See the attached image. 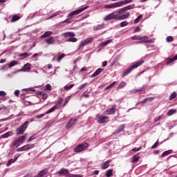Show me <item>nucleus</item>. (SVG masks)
Here are the masks:
<instances>
[{"instance_id": "nucleus-13", "label": "nucleus", "mask_w": 177, "mask_h": 177, "mask_svg": "<svg viewBox=\"0 0 177 177\" xmlns=\"http://www.w3.org/2000/svg\"><path fill=\"white\" fill-rule=\"evenodd\" d=\"M28 70H31V64H26L24 65V67L21 69H19L18 71H28Z\"/></svg>"}, {"instance_id": "nucleus-35", "label": "nucleus", "mask_w": 177, "mask_h": 177, "mask_svg": "<svg viewBox=\"0 0 177 177\" xmlns=\"http://www.w3.org/2000/svg\"><path fill=\"white\" fill-rule=\"evenodd\" d=\"M138 160H139V156L134 155L133 157V163L138 162Z\"/></svg>"}, {"instance_id": "nucleus-46", "label": "nucleus", "mask_w": 177, "mask_h": 177, "mask_svg": "<svg viewBox=\"0 0 177 177\" xmlns=\"http://www.w3.org/2000/svg\"><path fill=\"white\" fill-rule=\"evenodd\" d=\"M46 88L47 89V91H51L52 90V86H50V84H48L46 86Z\"/></svg>"}, {"instance_id": "nucleus-37", "label": "nucleus", "mask_w": 177, "mask_h": 177, "mask_svg": "<svg viewBox=\"0 0 177 177\" xmlns=\"http://www.w3.org/2000/svg\"><path fill=\"white\" fill-rule=\"evenodd\" d=\"M12 162H15L14 159H12V158L10 159L7 163V167H10V165H12Z\"/></svg>"}, {"instance_id": "nucleus-62", "label": "nucleus", "mask_w": 177, "mask_h": 177, "mask_svg": "<svg viewBox=\"0 0 177 177\" xmlns=\"http://www.w3.org/2000/svg\"><path fill=\"white\" fill-rule=\"evenodd\" d=\"M93 174H94V175H98V174H99L98 170H95V171H93Z\"/></svg>"}, {"instance_id": "nucleus-47", "label": "nucleus", "mask_w": 177, "mask_h": 177, "mask_svg": "<svg viewBox=\"0 0 177 177\" xmlns=\"http://www.w3.org/2000/svg\"><path fill=\"white\" fill-rule=\"evenodd\" d=\"M86 85H88V83L83 84L80 86L78 87V89L81 90L83 88H85V86H86Z\"/></svg>"}, {"instance_id": "nucleus-31", "label": "nucleus", "mask_w": 177, "mask_h": 177, "mask_svg": "<svg viewBox=\"0 0 177 177\" xmlns=\"http://www.w3.org/2000/svg\"><path fill=\"white\" fill-rule=\"evenodd\" d=\"M125 85H127V83L125 82H121L118 87V89H121V88H124Z\"/></svg>"}, {"instance_id": "nucleus-53", "label": "nucleus", "mask_w": 177, "mask_h": 177, "mask_svg": "<svg viewBox=\"0 0 177 177\" xmlns=\"http://www.w3.org/2000/svg\"><path fill=\"white\" fill-rule=\"evenodd\" d=\"M45 115V114H41V115H37L36 116V118H37L38 120L39 119V118H42V117H44Z\"/></svg>"}, {"instance_id": "nucleus-59", "label": "nucleus", "mask_w": 177, "mask_h": 177, "mask_svg": "<svg viewBox=\"0 0 177 177\" xmlns=\"http://www.w3.org/2000/svg\"><path fill=\"white\" fill-rule=\"evenodd\" d=\"M139 31H140V28L139 27H136L135 32H139Z\"/></svg>"}, {"instance_id": "nucleus-6", "label": "nucleus", "mask_w": 177, "mask_h": 177, "mask_svg": "<svg viewBox=\"0 0 177 177\" xmlns=\"http://www.w3.org/2000/svg\"><path fill=\"white\" fill-rule=\"evenodd\" d=\"M24 140H26V136H20L15 142H13V146H16L17 147H19L20 145H23L24 143Z\"/></svg>"}, {"instance_id": "nucleus-49", "label": "nucleus", "mask_w": 177, "mask_h": 177, "mask_svg": "<svg viewBox=\"0 0 177 177\" xmlns=\"http://www.w3.org/2000/svg\"><path fill=\"white\" fill-rule=\"evenodd\" d=\"M148 39H149V37H147V36H143V37H141V38L140 39H141L142 41H149V40H147Z\"/></svg>"}, {"instance_id": "nucleus-41", "label": "nucleus", "mask_w": 177, "mask_h": 177, "mask_svg": "<svg viewBox=\"0 0 177 177\" xmlns=\"http://www.w3.org/2000/svg\"><path fill=\"white\" fill-rule=\"evenodd\" d=\"M64 56H66L64 53H62L61 55H59L57 58V62L59 63V62L62 60V59H63V57H64Z\"/></svg>"}, {"instance_id": "nucleus-22", "label": "nucleus", "mask_w": 177, "mask_h": 177, "mask_svg": "<svg viewBox=\"0 0 177 177\" xmlns=\"http://www.w3.org/2000/svg\"><path fill=\"white\" fill-rule=\"evenodd\" d=\"M124 128H125V124H122L120 126L115 133H120V132H122Z\"/></svg>"}, {"instance_id": "nucleus-16", "label": "nucleus", "mask_w": 177, "mask_h": 177, "mask_svg": "<svg viewBox=\"0 0 177 177\" xmlns=\"http://www.w3.org/2000/svg\"><path fill=\"white\" fill-rule=\"evenodd\" d=\"M104 28V24H101L98 25H95L93 26V30L97 31V30H102Z\"/></svg>"}, {"instance_id": "nucleus-33", "label": "nucleus", "mask_w": 177, "mask_h": 177, "mask_svg": "<svg viewBox=\"0 0 177 177\" xmlns=\"http://www.w3.org/2000/svg\"><path fill=\"white\" fill-rule=\"evenodd\" d=\"M142 42H145L146 44H151V42H153V40L149 39L148 41H136V44H142Z\"/></svg>"}, {"instance_id": "nucleus-24", "label": "nucleus", "mask_w": 177, "mask_h": 177, "mask_svg": "<svg viewBox=\"0 0 177 177\" xmlns=\"http://www.w3.org/2000/svg\"><path fill=\"white\" fill-rule=\"evenodd\" d=\"M57 107L55 106H53L51 109H50L48 111H47L45 114H50V113H53L55 109H57Z\"/></svg>"}, {"instance_id": "nucleus-8", "label": "nucleus", "mask_w": 177, "mask_h": 177, "mask_svg": "<svg viewBox=\"0 0 177 177\" xmlns=\"http://www.w3.org/2000/svg\"><path fill=\"white\" fill-rule=\"evenodd\" d=\"M97 121L100 124H104V122H109V118L102 115H97Z\"/></svg>"}, {"instance_id": "nucleus-34", "label": "nucleus", "mask_w": 177, "mask_h": 177, "mask_svg": "<svg viewBox=\"0 0 177 177\" xmlns=\"http://www.w3.org/2000/svg\"><path fill=\"white\" fill-rule=\"evenodd\" d=\"M17 64V61H12L9 63L8 67H13L14 66H16Z\"/></svg>"}, {"instance_id": "nucleus-57", "label": "nucleus", "mask_w": 177, "mask_h": 177, "mask_svg": "<svg viewBox=\"0 0 177 177\" xmlns=\"http://www.w3.org/2000/svg\"><path fill=\"white\" fill-rule=\"evenodd\" d=\"M47 97H48V94H46V93L43 94L42 98H43L44 100H46Z\"/></svg>"}, {"instance_id": "nucleus-54", "label": "nucleus", "mask_w": 177, "mask_h": 177, "mask_svg": "<svg viewBox=\"0 0 177 177\" xmlns=\"http://www.w3.org/2000/svg\"><path fill=\"white\" fill-rule=\"evenodd\" d=\"M19 94H20V91L16 90V91H15V96H19Z\"/></svg>"}, {"instance_id": "nucleus-63", "label": "nucleus", "mask_w": 177, "mask_h": 177, "mask_svg": "<svg viewBox=\"0 0 177 177\" xmlns=\"http://www.w3.org/2000/svg\"><path fill=\"white\" fill-rule=\"evenodd\" d=\"M72 176H73V177H81V175H80V174H75V175H72Z\"/></svg>"}, {"instance_id": "nucleus-39", "label": "nucleus", "mask_w": 177, "mask_h": 177, "mask_svg": "<svg viewBox=\"0 0 177 177\" xmlns=\"http://www.w3.org/2000/svg\"><path fill=\"white\" fill-rule=\"evenodd\" d=\"M115 84H117V82H112L110 85H109L106 89H110V88H113V86H114V85H115Z\"/></svg>"}, {"instance_id": "nucleus-25", "label": "nucleus", "mask_w": 177, "mask_h": 177, "mask_svg": "<svg viewBox=\"0 0 177 177\" xmlns=\"http://www.w3.org/2000/svg\"><path fill=\"white\" fill-rule=\"evenodd\" d=\"M106 177L113 176V169H109V170L106 172Z\"/></svg>"}, {"instance_id": "nucleus-61", "label": "nucleus", "mask_w": 177, "mask_h": 177, "mask_svg": "<svg viewBox=\"0 0 177 177\" xmlns=\"http://www.w3.org/2000/svg\"><path fill=\"white\" fill-rule=\"evenodd\" d=\"M24 91H31V92H34V91L35 90L31 88H25Z\"/></svg>"}, {"instance_id": "nucleus-4", "label": "nucleus", "mask_w": 177, "mask_h": 177, "mask_svg": "<svg viewBox=\"0 0 177 177\" xmlns=\"http://www.w3.org/2000/svg\"><path fill=\"white\" fill-rule=\"evenodd\" d=\"M88 8H89V6H87L83 7V8H82L80 9L74 10V11L71 12L68 15V17L69 19H73V17H74V16H76V15H80V13H82V12H84V10H86V9H88Z\"/></svg>"}, {"instance_id": "nucleus-32", "label": "nucleus", "mask_w": 177, "mask_h": 177, "mask_svg": "<svg viewBox=\"0 0 177 177\" xmlns=\"http://www.w3.org/2000/svg\"><path fill=\"white\" fill-rule=\"evenodd\" d=\"M52 34V32L47 31L44 35H41V38H45V37H49Z\"/></svg>"}, {"instance_id": "nucleus-2", "label": "nucleus", "mask_w": 177, "mask_h": 177, "mask_svg": "<svg viewBox=\"0 0 177 177\" xmlns=\"http://www.w3.org/2000/svg\"><path fill=\"white\" fill-rule=\"evenodd\" d=\"M143 63H145V61L143 60H140L139 62H136L134 64L130 66L126 71H124L122 73V77H127L128 74L131 73V71H132L133 68H138V67H139V66H141V64H143Z\"/></svg>"}, {"instance_id": "nucleus-21", "label": "nucleus", "mask_w": 177, "mask_h": 177, "mask_svg": "<svg viewBox=\"0 0 177 177\" xmlns=\"http://www.w3.org/2000/svg\"><path fill=\"white\" fill-rule=\"evenodd\" d=\"M113 40L111 39H109L106 41H102L100 44V46H107V45H109V44H111V41Z\"/></svg>"}, {"instance_id": "nucleus-56", "label": "nucleus", "mask_w": 177, "mask_h": 177, "mask_svg": "<svg viewBox=\"0 0 177 177\" xmlns=\"http://www.w3.org/2000/svg\"><path fill=\"white\" fill-rule=\"evenodd\" d=\"M19 156H20V154L19 155H15V157H14V160L15 162L17 161V159L19 158Z\"/></svg>"}, {"instance_id": "nucleus-18", "label": "nucleus", "mask_w": 177, "mask_h": 177, "mask_svg": "<svg viewBox=\"0 0 177 177\" xmlns=\"http://www.w3.org/2000/svg\"><path fill=\"white\" fill-rule=\"evenodd\" d=\"M133 0H124L119 1V6L121 8L123 5H128V3H131V2H133Z\"/></svg>"}, {"instance_id": "nucleus-26", "label": "nucleus", "mask_w": 177, "mask_h": 177, "mask_svg": "<svg viewBox=\"0 0 177 177\" xmlns=\"http://www.w3.org/2000/svg\"><path fill=\"white\" fill-rule=\"evenodd\" d=\"M142 17H143V15H140L135 20H134V23H136V24H137V23H139L140 21V20H142Z\"/></svg>"}, {"instance_id": "nucleus-45", "label": "nucleus", "mask_w": 177, "mask_h": 177, "mask_svg": "<svg viewBox=\"0 0 177 177\" xmlns=\"http://www.w3.org/2000/svg\"><path fill=\"white\" fill-rule=\"evenodd\" d=\"M19 56H20L21 57H27V56H28V53H24L20 54Z\"/></svg>"}, {"instance_id": "nucleus-20", "label": "nucleus", "mask_w": 177, "mask_h": 177, "mask_svg": "<svg viewBox=\"0 0 177 177\" xmlns=\"http://www.w3.org/2000/svg\"><path fill=\"white\" fill-rule=\"evenodd\" d=\"M102 71H103V68H98L95 73L91 75V78H94V77L99 75V73H102Z\"/></svg>"}, {"instance_id": "nucleus-58", "label": "nucleus", "mask_w": 177, "mask_h": 177, "mask_svg": "<svg viewBox=\"0 0 177 177\" xmlns=\"http://www.w3.org/2000/svg\"><path fill=\"white\" fill-rule=\"evenodd\" d=\"M107 66V61H104L102 62V67H106Z\"/></svg>"}, {"instance_id": "nucleus-36", "label": "nucleus", "mask_w": 177, "mask_h": 177, "mask_svg": "<svg viewBox=\"0 0 177 177\" xmlns=\"http://www.w3.org/2000/svg\"><path fill=\"white\" fill-rule=\"evenodd\" d=\"M77 39L75 37H71L68 39V42H77Z\"/></svg>"}, {"instance_id": "nucleus-38", "label": "nucleus", "mask_w": 177, "mask_h": 177, "mask_svg": "<svg viewBox=\"0 0 177 177\" xmlns=\"http://www.w3.org/2000/svg\"><path fill=\"white\" fill-rule=\"evenodd\" d=\"M73 86H74V84H71L69 86H65L64 89H66V91H70V89H71Z\"/></svg>"}, {"instance_id": "nucleus-17", "label": "nucleus", "mask_w": 177, "mask_h": 177, "mask_svg": "<svg viewBox=\"0 0 177 177\" xmlns=\"http://www.w3.org/2000/svg\"><path fill=\"white\" fill-rule=\"evenodd\" d=\"M109 162H111V160H108L105 162H104L102 165V169H107L109 167H110Z\"/></svg>"}, {"instance_id": "nucleus-50", "label": "nucleus", "mask_w": 177, "mask_h": 177, "mask_svg": "<svg viewBox=\"0 0 177 177\" xmlns=\"http://www.w3.org/2000/svg\"><path fill=\"white\" fill-rule=\"evenodd\" d=\"M35 139V136H31L28 139V142H32V140H34Z\"/></svg>"}, {"instance_id": "nucleus-12", "label": "nucleus", "mask_w": 177, "mask_h": 177, "mask_svg": "<svg viewBox=\"0 0 177 177\" xmlns=\"http://www.w3.org/2000/svg\"><path fill=\"white\" fill-rule=\"evenodd\" d=\"M92 41H93V38L86 39L80 43V48H82V46H85V45H88V44H91Z\"/></svg>"}, {"instance_id": "nucleus-9", "label": "nucleus", "mask_w": 177, "mask_h": 177, "mask_svg": "<svg viewBox=\"0 0 177 177\" xmlns=\"http://www.w3.org/2000/svg\"><path fill=\"white\" fill-rule=\"evenodd\" d=\"M34 147V144H28L19 147L17 149V151H26V150H30Z\"/></svg>"}, {"instance_id": "nucleus-52", "label": "nucleus", "mask_w": 177, "mask_h": 177, "mask_svg": "<svg viewBox=\"0 0 177 177\" xmlns=\"http://www.w3.org/2000/svg\"><path fill=\"white\" fill-rule=\"evenodd\" d=\"M0 96H6V93L5 91H0Z\"/></svg>"}, {"instance_id": "nucleus-10", "label": "nucleus", "mask_w": 177, "mask_h": 177, "mask_svg": "<svg viewBox=\"0 0 177 177\" xmlns=\"http://www.w3.org/2000/svg\"><path fill=\"white\" fill-rule=\"evenodd\" d=\"M77 122H78V120H77V118L71 119L66 124L67 129H70V128H71V127H73V125H75V124H77Z\"/></svg>"}, {"instance_id": "nucleus-44", "label": "nucleus", "mask_w": 177, "mask_h": 177, "mask_svg": "<svg viewBox=\"0 0 177 177\" xmlns=\"http://www.w3.org/2000/svg\"><path fill=\"white\" fill-rule=\"evenodd\" d=\"M142 150V147H140L138 148H133L131 149L132 151H140Z\"/></svg>"}, {"instance_id": "nucleus-43", "label": "nucleus", "mask_w": 177, "mask_h": 177, "mask_svg": "<svg viewBox=\"0 0 177 177\" xmlns=\"http://www.w3.org/2000/svg\"><path fill=\"white\" fill-rule=\"evenodd\" d=\"M176 97V93H173L171 95H170V100H172L173 99H175Z\"/></svg>"}, {"instance_id": "nucleus-5", "label": "nucleus", "mask_w": 177, "mask_h": 177, "mask_svg": "<svg viewBox=\"0 0 177 177\" xmlns=\"http://www.w3.org/2000/svg\"><path fill=\"white\" fill-rule=\"evenodd\" d=\"M87 147H89V145L86 142H84L83 144L79 145L77 147L75 148V151L76 153H80L81 151H84L85 149H87Z\"/></svg>"}, {"instance_id": "nucleus-55", "label": "nucleus", "mask_w": 177, "mask_h": 177, "mask_svg": "<svg viewBox=\"0 0 177 177\" xmlns=\"http://www.w3.org/2000/svg\"><path fill=\"white\" fill-rule=\"evenodd\" d=\"M161 120V116H158V118H156L154 121L155 122H157L158 121H160Z\"/></svg>"}, {"instance_id": "nucleus-27", "label": "nucleus", "mask_w": 177, "mask_h": 177, "mask_svg": "<svg viewBox=\"0 0 177 177\" xmlns=\"http://www.w3.org/2000/svg\"><path fill=\"white\" fill-rule=\"evenodd\" d=\"M175 113H176V109H170L167 112V115H172L175 114Z\"/></svg>"}, {"instance_id": "nucleus-7", "label": "nucleus", "mask_w": 177, "mask_h": 177, "mask_svg": "<svg viewBox=\"0 0 177 177\" xmlns=\"http://www.w3.org/2000/svg\"><path fill=\"white\" fill-rule=\"evenodd\" d=\"M134 8H135V4L124 7L118 11L119 15L120 16H124V15H125L127 13V12L124 13V12H127V10H131V9H134Z\"/></svg>"}, {"instance_id": "nucleus-23", "label": "nucleus", "mask_w": 177, "mask_h": 177, "mask_svg": "<svg viewBox=\"0 0 177 177\" xmlns=\"http://www.w3.org/2000/svg\"><path fill=\"white\" fill-rule=\"evenodd\" d=\"M12 135H13V133H12V131H8V132H7V133L3 134V135L1 136V138H9V136H12Z\"/></svg>"}, {"instance_id": "nucleus-42", "label": "nucleus", "mask_w": 177, "mask_h": 177, "mask_svg": "<svg viewBox=\"0 0 177 177\" xmlns=\"http://www.w3.org/2000/svg\"><path fill=\"white\" fill-rule=\"evenodd\" d=\"M120 26H121V27H125V26H128V22L126 21H122V23H120Z\"/></svg>"}, {"instance_id": "nucleus-64", "label": "nucleus", "mask_w": 177, "mask_h": 177, "mask_svg": "<svg viewBox=\"0 0 177 177\" xmlns=\"http://www.w3.org/2000/svg\"><path fill=\"white\" fill-rule=\"evenodd\" d=\"M73 175H75V174H68L66 175V176H68V177H73Z\"/></svg>"}, {"instance_id": "nucleus-51", "label": "nucleus", "mask_w": 177, "mask_h": 177, "mask_svg": "<svg viewBox=\"0 0 177 177\" xmlns=\"http://www.w3.org/2000/svg\"><path fill=\"white\" fill-rule=\"evenodd\" d=\"M158 145V141L154 143V145L151 147V149H156L157 146Z\"/></svg>"}, {"instance_id": "nucleus-60", "label": "nucleus", "mask_w": 177, "mask_h": 177, "mask_svg": "<svg viewBox=\"0 0 177 177\" xmlns=\"http://www.w3.org/2000/svg\"><path fill=\"white\" fill-rule=\"evenodd\" d=\"M64 23L70 24V23H71V21L70 19H66V20L64 21Z\"/></svg>"}, {"instance_id": "nucleus-40", "label": "nucleus", "mask_w": 177, "mask_h": 177, "mask_svg": "<svg viewBox=\"0 0 177 177\" xmlns=\"http://www.w3.org/2000/svg\"><path fill=\"white\" fill-rule=\"evenodd\" d=\"M174 41V37L172 36H169L167 37V42H172Z\"/></svg>"}, {"instance_id": "nucleus-48", "label": "nucleus", "mask_w": 177, "mask_h": 177, "mask_svg": "<svg viewBox=\"0 0 177 177\" xmlns=\"http://www.w3.org/2000/svg\"><path fill=\"white\" fill-rule=\"evenodd\" d=\"M140 38H142V36H133L131 39H140Z\"/></svg>"}, {"instance_id": "nucleus-11", "label": "nucleus", "mask_w": 177, "mask_h": 177, "mask_svg": "<svg viewBox=\"0 0 177 177\" xmlns=\"http://www.w3.org/2000/svg\"><path fill=\"white\" fill-rule=\"evenodd\" d=\"M104 8L106 9H115V8H120V3L118 1V2L111 3V4H106L104 6Z\"/></svg>"}, {"instance_id": "nucleus-3", "label": "nucleus", "mask_w": 177, "mask_h": 177, "mask_svg": "<svg viewBox=\"0 0 177 177\" xmlns=\"http://www.w3.org/2000/svg\"><path fill=\"white\" fill-rule=\"evenodd\" d=\"M28 127V122H25L22 125H21L20 127L17 128L16 129V133L17 136L19 135H23L26 132V129H27Z\"/></svg>"}, {"instance_id": "nucleus-15", "label": "nucleus", "mask_w": 177, "mask_h": 177, "mask_svg": "<svg viewBox=\"0 0 177 177\" xmlns=\"http://www.w3.org/2000/svg\"><path fill=\"white\" fill-rule=\"evenodd\" d=\"M57 174L59 175H64L65 176H67L68 175V169L62 168L59 171H57Z\"/></svg>"}, {"instance_id": "nucleus-29", "label": "nucleus", "mask_w": 177, "mask_h": 177, "mask_svg": "<svg viewBox=\"0 0 177 177\" xmlns=\"http://www.w3.org/2000/svg\"><path fill=\"white\" fill-rule=\"evenodd\" d=\"M171 153H172V150L166 151L162 153V157H165V156H168V154H171Z\"/></svg>"}, {"instance_id": "nucleus-1", "label": "nucleus", "mask_w": 177, "mask_h": 177, "mask_svg": "<svg viewBox=\"0 0 177 177\" xmlns=\"http://www.w3.org/2000/svg\"><path fill=\"white\" fill-rule=\"evenodd\" d=\"M129 17V12H127L126 14L123 15H120V12L118 11H115L113 12H111V14L106 15L104 20L105 21H107V20H125V19H128Z\"/></svg>"}, {"instance_id": "nucleus-28", "label": "nucleus", "mask_w": 177, "mask_h": 177, "mask_svg": "<svg viewBox=\"0 0 177 177\" xmlns=\"http://www.w3.org/2000/svg\"><path fill=\"white\" fill-rule=\"evenodd\" d=\"M19 19H20V17L17 16V15H14L12 17V18L11 19V21L12 23H14L15 21H17V20H19Z\"/></svg>"}, {"instance_id": "nucleus-30", "label": "nucleus", "mask_w": 177, "mask_h": 177, "mask_svg": "<svg viewBox=\"0 0 177 177\" xmlns=\"http://www.w3.org/2000/svg\"><path fill=\"white\" fill-rule=\"evenodd\" d=\"M62 35H64V37H74V33L67 32L64 33Z\"/></svg>"}, {"instance_id": "nucleus-14", "label": "nucleus", "mask_w": 177, "mask_h": 177, "mask_svg": "<svg viewBox=\"0 0 177 177\" xmlns=\"http://www.w3.org/2000/svg\"><path fill=\"white\" fill-rule=\"evenodd\" d=\"M117 106L113 105L111 109H109L106 111V115H111L115 113V108Z\"/></svg>"}, {"instance_id": "nucleus-19", "label": "nucleus", "mask_w": 177, "mask_h": 177, "mask_svg": "<svg viewBox=\"0 0 177 177\" xmlns=\"http://www.w3.org/2000/svg\"><path fill=\"white\" fill-rule=\"evenodd\" d=\"M46 44H48V45H53L55 44V39L53 37H50L49 39H46Z\"/></svg>"}]
</instances>
